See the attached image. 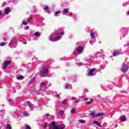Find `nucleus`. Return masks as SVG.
<instances>
[{
  "label": "nucleus",
  "mask_w": 129,
  "mask_h": 129,
  "mask_svg": "<svg viewBox=\"0 0 129 129\" xmlns=\"http://www.w3.org/2000/svg\"><path fill=\"white\" fill-rule=\"evenodd\" d=\"M63 35H64V29L59 28L55 30V33L49 36L48 39L51 42H56L60 40Z\"/></svg>",
  "instance_id": "nucleus-1"
},
{
  "label": "nucleus",
  "mask_w": 129,
  "mask_h": 129,
  "mask_svg": "<svg viewBox=\"0 0 129 129\" xmlns=\"http://www.w3.org/2000/svg\"><path fill=\"white\" fill-rule=\"evenodd\" d=\"M56 125V122L53 121L51 122V125L50 126V129H63L65 127V125L64 124H58Z\"/></svg>",
  "instance_id": "nucleus-2"
},
{
  "label": "nucleus",
  "mask_w": 129,
  "mask_h": 129,
  "mask_svg": "<svg viewBox=\"0 0 129 129\" xmlns=\"http://www.w3.org/2000/svg\"><path fill=\"white\" fill-rule=\"evenodd\" d=\"M18 46V39L16 37H13L9 44L10 48H16Z\"/></svg>",
  "instance_id": "nucleus-3"
},
{
  "label": "nucleus",
  "mask_w": 129,
  "mask_h": 129,
  "mask_svg": "<svg viewBox=\"0 0 129 129\" xmlns=\"http://www.w3.org/2000/svg\"><path fill=\"white\" fill-rule=\"evenodd\" d=\"M69 9L66 8L64 9L62 11V15H64V16H68L69 17H72L73 16V19H75V18L76 17V14H73L72 12H69Z\"/></svg>",
  "instance_id": "nucleus-4"
},
{
  "label": "nucleus",
  "mask_w": 129,
  "mask_h": 129,
  "mask_svg": "<svg viewBox=\"0 0 129 129\" xmlns=\"http://www.w3.org/2000/svg\"><path fill=\"white\" fill-rule=\"evenodd\" d=\"M48 69H49V66H45L43 67L40 73L41 76L46 77L48 76Z\"/></svg>",
  "instance_id": "nucleus-5"
},
{
  "label": "nucleus",
  "mask_w": 129,
  "mask_h": 129,
  "mask_svg": "<svg viewBox=\"0 0 129 129\" xmlns=\"http://www.w3.org/2000/svg\"><path fill=\"white\" fill-rule=\"evenodd\" d=\"M98 72V70H96V68L91 69L88 70L87 76H94L96 75V73Z\"/></svg>",
  "instance_id": "nucleus-6"
},
{
  "label": "nucleus",
  "mask_w": 129,
  "mask_h": 129,
  "mask_svg": "<svg viewBox=\"0 0 129 129\" xmlns=\"http://www.w3.org/2000/svg\"><path fill=\"white\" fill-rule=\"evenodd\" d=\"M47 85H48V81L42 82L40 86V90L41 91H45V89L47 88Z\"/></svg>",
  "instance_id": "nucleus-7"
},
{
  "label": "nucleus",
  "mask_w": 129,
  "mask_h": 129,
  "mask_svg": "<svg viewBox=\"0 0 129 129\" xmlns=\"http://www.w3.org/2000/svg\"><path fill=\"white\" fill-rule=\"evenodd\" d=\"M11 64L12 61H11V60H6L3 64L2 69H3V70H5V69H7V68H8V66L11 65Z\"/></svg>",
  "instance_id": "nucleus-8"
},
{
  "label": "nucleus",
  "mask_w": 129,
  "mask_h": 129,
  "mask_svg": "<svg viewBox=\"0 0 129 129\" xmlns=\"http://www.w3.org/2000/svg\"><path fill=\"white\" fill-rule=\"evenodd\" d=\"M129 67L127 66L126 64H124V63H123L120 70L123 73H125V72H127L128 71Z\"/></svg>",
  "instance_id": "nucleus-9"
},
{
  "label": "nucleus",
  "mask_w": 129,
  "mask_h": 129,
  "mask_svg": "<svg viewBox=\"0 0 129 129\" xmlns=\"http://www.w3.org/2000/svg\"><path fill=\"white\" fill-rule=\"evenodd\" d=\"M104 113H99L97 114H95V112H91L89 115H91V116H93V117H99L100 116H102V115H104Z\"/></svg>",
  "instance_id": "nucleus-10"
},
{
  "label": "nucleus",
  "mask_w": 129,
  "mask_h": 129,
  "mask_svg": "<svg viewBox=\"0 0 129 129\" xmlns=\"http://www.w3.org/2000/svg\"><path fill=\"white\" fill-rule=\"evenodd\" d=\"M26 103L27 104L28 106L29 107V109L31 110V111H33L34 110V108H35V105L32 104L30 101H27Z\"/></svg>",
  "instance_id": "nucleus-11"
},
{
  "label": "nucleus",
  "mask_w": 129,
  "mask_h": 129,
  "mask_svg": "<svg viewBox=\"0 0 129 129\" xmlns=\"http://www.w3.org/2000/svg\"><path fill=\"white\" fill-rule=\"evenodd\" d=\"M83 50V47L81 46H79L77 48V51L78 52V54H82Z\"/></svg>",
  "instance_id": "nucleus-12"
},
{
  "label": "nucleus",
  "mask_w": 129,
  "mask_h": 129,
  "mask_svg": "<svg viewBox=\"0 0 129 129\" xmlns=\"http://www.w3.org/2000/svg\"><path fill=\"white\" fill-rule=\"evenodd\" d=\"M71 100H73V102L75 103H79V100L75 97H72Z\"/></svg>",
  "instance_id": "nucleus-13"
},
{
  "label": "nucleus",
  "mask_w": 129,
  "mask_h": 129,
  "mask_svg": "<svg viewBox=\"0 0 129 129\" xmlns=\"http://www.w3.org/2000/svg\"><path fill=\"white\" fill-rule=\"evenodd\" d=\"M3 41H5L6 42V43H8V41L9 40V37L7 35H4L3 37Z\"/></svg>",
  "instance_id": "nucleus-14"
},
{
  "label": "nucleus",
  "mask_w": 129,
  "mask_h": 129,
  "mask_svg": "<svg viewBox=\"0 0 129 129\" xmlns=\"http://www.w3.org/2000/svg\"><path fill=\"white\" fill-rule=\"evenodd\" d=\"M120 119H121V121H125L126 120V117L125 115H122L120 117Z\"/></svg>",
  "instance_id": "nucleus-15"
},
{
  "label": "nucleus",
  "mask_w": 129,
  "mask_h": 129,
  "mask_svg": "<svg viewBox=\"0 0 129 129\" xmlns=\"http://www.w3.org/2000/svg\"><path fill=\"white\" fill-rule=\"evenodd\" d=\"M103 53V50H101L100 51L97 52V53H96L97 57H100V56H101V55H102Z\"/></svg>",
  "instance_id": "nucleus-16"
},
{
  "label": "nucleus",
  "mask_w": 129,
  "mask_h": 129,
  "mask_svg": "<svg viewBox=\"0 0 129 129\" xmlns=\"http://www.w3.org/2000/svg\"><path fill=\"white\" fill-rule=\"evenodd\" d=\"M92 123L94 124H96V125L100 126V127H102V126H101V125H100V124L99 123H98V121H93Z\"/></svg>",
  "instance_id": "nucleus-17"
},
{
  "label": "nucleus",
  "mask_w": 129,
  "mask_h": 129,
  "mask_svg": "<svg viewBox=\"0 0 129 129\" xmlns=\"http://www.w3.org/2000/svg\"><path fill=\"white\" fill-rule=\"evenodd\" d=\"M10 8L8 7L7 9H5V15H9V13H10Z\"/></svg>",
  "instance_id": "nucleus-18"
},
{
  "label": "nucleus",
  "mask_w": 129,
  "mask_h": 129,
  "mask_svg": "<svg viewBox=\"0 0 129 129\" xmlns=\"http://www.w3.org/2000/svg\"><path fill=\"white\" fill-rule=\"evenodd\" d=\"M94 35H95V33L93 32V31L91 30L90 36L92 38V39H94V38H95Z\"/></svg>",
  "instance_id": "nucleus-19"
},
{
  "label": "nucleus",
  "mask_w": 129,
  "mask_h": 129,
  "mask_svg": "<svg viewBox=\"0 0 129 129\" xmlns=\"http://www.w3.org/2000/svg\"><path fill=\"white\" fill-rule=\"evenodd\" d=\"M119 54H120V52L118 50H117L113 52V56H118Z\"/></svg>",
  "instance_id": "nucleus-20"
},
{
  "label": "nucleus",
  "mask_w": 129,
  "mask_h": 129,
  "mask_svg": "<svg viewBox=\"0 0 129 129\" xmlns=\"http://www.w3.org/2000/svg\"><path fill=\"white\" fill-rule=\"evenodd\" d=\"M6 129H12V125H11V124H7L6 126Z\"/></svg>",
  "instance_id": "nucleus-21"
},
{
  "label": "nucleus",
  "mask_w": 129,
  "mask_h": 129,
  "mask_svg": "<svg viewBox=\"0 0 129 129\" xmlns=\"http://www.w3.org/2000/svg\"><path fill=\"white\" fill-rule=\"evenodd\" d=\"M69 87H71V85H70L69 84H67L64 86L65 89H68V88H69Z\"/></svg>",
  "instance_id": "nucleus-22"
},
{
  "label": "nucleus",
  "mask_w": 129,
  "mask_h": 129,
  "mask_svg": "<svg viewBox=\"0 0 129 129\" xmlns=\"http://www.w3.org/2000/svg\"><path fill=\"white\" fill-rule=\"evenodd\" d=\"M33 35L35 36V37H40V33H39L38 32H35Z\"/></svg>",
  "instance_id": "nucleus-23"
},
{
  "label": "nucleus",
  "mask_w": 129,
  "mask_h": 129,
  "mask_svg": "<svg viewBox=\"0 0 129 129\" xmlns=\"http://www.w3.org/2000/svg\"><path fill=\"white\" fill-rule=\"evenodd\" d=\"M60 14H61V11H58L55 13L54 16H55V17H58V15H60Z\"/></svg>",
  "instance_id": "nucleus-24"
},
{
  "label": "nucleus",
  "mask_w": 129,
  "mask_h": 129,
  "mask_svg": "<svg viewBox=\"0 0 129 129\" xmlns=\"http://www.w3.org/2000/svg\"><path fill=\"white\" fill-rule=\"evenodd\" d=\"M22 25H24V26H27L28 25V22L26 20L22 21Z\"/></svg>",
  "instance_id": "nucleus-25"
},
{
  "label": "nucleus",
  "mask_w": 129,
  "mask_h": 129,
  "mask_svg": "<svg viewBox=\"0 0 129 129\" xmlns=\"http://www.w3.org/2000/svg\"><path fill=\"white\" fill-rule=\"evenodd\" d=\"M76 111V109L73 108L71 110V113L74 114L75 113Z\"/></svg>",
  "instance_id": "nucleus-26"
},
{
  "label": "nucleus",
  "mask_w": 129,
  "mask_h": 129,
  "mask_svg": "<svg viewBox=\"0 0 129 129\" xmlns=\"http://www.w3.org/2000/svg\"><path fill=\"white\" fill-rule=\"evenodd\" d=\"M29 114L28 112H25L23 113V116H29Z\"/></svg>",
  "instance_id": "nucleus-27"
},
{
  "label": "nucleus",
  "mask_w": 129,
  "mask_h": 129,
  "mask_svg": "<svg viewBox=\"0 0 129 129\" xmlns=\"http://www.w3.org/2000/svg\"><path fill=\"white\" fill-rule=\"evenodd\" d=\"M17 79H18V80H23V79H24V78H23V76H20L19 77H17Z\"/></svg>",
  "instance_id": "nucleus-28"
},
{
  "label": "nucleus",
  "mask_w": 129,
  "mask_h": 129,
  "mask_svg": "<svg viewBox=\"0 0 129 129\" xmlns=\"http://www.w3.org/2000/svg\"><path fill=\"white\" fill-rule=\"evenodd\" d=\"M43 10L44 11H47V10H49V7L48 6H45L43 7Z\"/></svg>",
  "instance_id": "nucleus-29"
},
{
  "label": "nucleus",
  "mask_w": 129,
  "mask_h": 129,
  "mask_svg": "<svg viewBox=\"0 0 129 129\" xmlns=\"http://www.w3.org/2000/svg\"><path fill=\"white\" fill-rule=\"evenodd\" d=\"M25 129H31V126H30L29 125L26 124L25 125Z\"/></svg>",
  "instance_id": "nucleus-30"
},
{
  "label": "nucleus",
  "mask_w": 129,
  "mask_h": 129,
  "mask_svg": "<svg viewBox=\"0 0 129 129\" xmlns=\"http://www.w3.org/2000/svg\"><path fill=\"white\" fill-rule=\"evenodd\" d=\"M7 44V42H2L0 43V46L1 47H3V46H5V45H6Z\"/></svg>",
  "instance_id": "nucleus-31"
},
{
  "label": "nucleus",
  "mask_w": 129,
  "mask_h": 129,
  "mask_svg": "<svg viewBox=\"0 0 129 129\" xmlns=\"http://www.w3.org/2000/svg\"><path fill=\"white\" fill-rule=\"evenodd\" d=\"M79 122H80L81 123H85V120L83 119H80L79 120Z\"/></svg>",
  "instance_id": "nucleus-32"
},
{
  "label": "nucleus",
  "mask_w": 129,
  "mask_h": 129,
  "mask_svg": "<svg viewBox=\"0 0 129 129\" xmlns=\"http://www.w3.org/2000/svg\"><path fill=\"white\" fill-rule=\"evenodd\" d=\"M34 81H35V79H32L29 82V84H32Z\"/></svg>",
  "instance_id": "nucleus-33"
},
{
  "label": "nucleus",
  "mask_w": 129,
  "mask_h": 129,
  "mask_svg": "<svg viewBox=\"0 0 129 129\" xmlns=\"http://www.w3.org/2000/svg\"><path fill=\"white\" fill-rule=\"evenodd\" d=\"M59 114H61V115L63 114L64 111L62 110H61L59 111Z\"/></svg>",
  "instance_id": "nucleus-34"
},
{
  "label": "nucleus",
  "mask_w": 129,
  "mask_h": 129,
  "mask_svg": "<svg viewBox=\"0 0 129 129\" xmlns=\"http://www.w3.org/2000/svg\"><path fill=\"white\" fill-rule=\"evenodd\" d=\"M77 65H78V66H82V65H83V63L82 62H79L77 63Z\"/></svg>",
  "instance_id": "nucleus-35"
},
{
  "label": "nucleus",
  "mask_w": 129,
  "mask_h": 129,
  "mask_svg": "<svg viewBox=\"0 0 129 129\" xmlns=\"http://www.w3.org/2000/svg\"><path fill=\"white\" fill-rule=\"evenodd\" d=\"M62 104H66V103H67V101L66 100H64L63 101H62Z\"/></svg>",
  "instance_id": "nucleus-36"
},
{
  "label": "nucleus",
  "mask_w": 129,
  "mask_h": 129,
  "mask_svg": "<svg viewBox=\"0 0 129 129\" xmlns=\"http://www.w3.org/2000/svg\"><path fill=\"white\" fill-rule=\"evenodd\" d=\"M2 6H3V7H6V6H7L6 2L3 3V4H2Z\"/></svg>",
  "instance_id": "nucleus-37"
},
{
  "label": "nucleus",
  "mask_w": 129,
  "mask_h": 129,
  "mask_svg": "<svg viewBox=\"0 0 129 129\" xmlns=\"http://www.w3.org/2000/svg\"><path fill=\"white\" fill-rule=\"evenodd\" d=\"M92 102V99H91L90 101L87 102V104H90Z\"/></svg>",
  "instance_id": "nucleus-38"
},
{
  "label": "nucleus",
  "mask_w": 129,
  "mask_h": 129,
  "mask_svg": "<svg viewBox=\"0 0 129 129\" xmlns=\"http://www.w3.org/2000/svg\"><path fill=\"white\" fill-rule=\"evenodd\" d=\"M31 21H32V18H29L26 21H27V22H31Z\"/></svg>",
  "instance_id": "nucleus-39"
},
{
  "label": "nucleus",
  "mask_w": 129,
  "mask_h": 129,
  "mask_svg": "<svg viewBox=\"0 0 129 129\" xmlns=\"http://www.w3.org/2000/svg\"><path fill=\"white\" fill-rule=\"evenodd\" d=\"M127 5V4L126 3H124L123 4V7H125V6H126Z\"/></svg>",
  "instance_id": "nucleus-40"
},
{
  "label": "nucleus",
  "mask_w": 129,
  "mask_h": 129,
  "mask_svg": "<svg viewBox=\"0 0 129 129\" xmlns=\"http://www.w3.org/2000/svg\"><path fill=\"white\" fill-rule=\"evenodd\" d=\"M25 30H29V27L27 26L24 28Z\"/></svg>",
  "instance_id": "nucleus-41"
},
{
  "label": "nucleus",
  "mask_w": 129,
  "mask_h": 129,
  "mask_svg": "<svg viewBox=\"0 0 129 129\" xmlns=\"http://www.w3.org/2000/svg\"><path fill=\"white\" fill-rule=\"evenodd\" d=\"M16 115H17V113H14V114H13V116L14 117H16Z\"/></svg>",
  "instance_id": "nucleus-42"
},
{
  "label": "nucleus",
  "mask_w": 129,
  "mask_h": 129,
  "mask_svg": "<svg viewBox=\"0 0 129 129\" xmlns=\"http://www.w3.org/2000/svg\"><path fill=\"white\" fill-rule=\"evenodd\" d=\"M47 127V124H45L43 126V128H46Z\"/></svg>",
  "instance_id": "nucleus-43"
},
{
  "label": "nucleus",
  "mask_w": 129,
  "mask_h": 129,
  "mask_svg": "<svg viewBox=\"0 0 129 129\" xmlns=\"http://www.w3.org/2000/svg\"><path fill=\"white\" fill-rule=\"evenodd\" d=\"M93 42L92 40H90V43L91 44V45L92 44Z\"/></svg>",
  "instance_id": "nucleus-44"
},
{
  "label": "nucleus",
  "mask_w": 129,
  "mask_h": 129,
  "mask_svg": "<svg viewBox=\"0 0 129 129\" xmlns=\"http://www.w3.org/2000/svg\"><path fill=\"white\" fill-rule=\"evenodd\" d=\"M49 114H46V115H45V116H49Z\"/></svg>",
  "instance_id": "nucleus-45"
},
{
  "label": "nucleus",
  "mask_w": 129,
  "mask_h": 129,
  "mask_svg": "<svg viewBox=\"0 0 129 129\" xmlns=\"http://www.w3.org/2000/svg\"><path fill=\"white\" fill-rule=\"evenodd\" d=\"M23 44H24L25 45L27 44V42H23Z\"/></svg>",
  "instance_id": "nucleus-46"
},
{
  "label": "nucleus",
  "mask_w": 129,
  "mask_h": 129,
  "mask_svg": "<svg viewBox=\"0 0 129 129\" xmlns=\"http://www.w3.org/2000/svg\"><path fill=\"white\" fill-rule=\"evenodd\" d=\"M2 16V12L0 11V16Z\"/></svg>",
  "instance_id": "nucleus-47"
},
{
  "label": "nucleus",
  "mask_w": 129,
  "mask_h": 129,
  "mask_svg": "<svg viewBox=\"0 0 129 129\" xmlns=\"http://www.w3.org/2000/svg\"><path fill=\"white\" fill-rule=\"evenodd\" d=\"M60 96L59 95H56V97H59Z\"/></svg>",
  "instance_id": "nucleus-48"
},
{
  "label": "nucleus",
  "mask_w": 129,
  "mask_h": 129,
  "mask_svg": "<svg viewBox=\"0 0 129 129\" xmlns=\"http://www.w3.org/2000/svg\"><path fill=\"white\" fill-rule=\"evenodd\" d=\"M85 100L86 101H87V98H85Z\"/></svg>",
  "instance_id": "nucleus-49"
},
{
  "label": "nucleus",
  "mask_w": 129,
  "mask_h": 129,
  "mask_svg": "<svg viewBox=\"0 0 129 129\" xmlns=\"http://www.w3.org/2000/svg\"><path fill=\"white\" fill-rule=\"evenodd\" d=\"M88 59H89V60H92V59H91V58H88Z\"/></svg>",
  "instance_id": "nucleus-50"
},
{
  "label": "nucleus",
  "mask_w": 129,
  "mask_h": 129,
  "mask_svg": "<svg viewBox=\"0 0 129 129\" xmlns=\"http://www.w3.org/2000/svg\"><path fill=\"white\" fill-rule=\"evenodd\" d=\"M127 46H129V42L127 43Z\"/></svg>",
  "instance_id": "nucleus-51"
},
{
  "label": "nucleus",
  "mask_w": 129,
  "mask_h": 129,
  "mask_svg": "<svg viewBox=\"0 0 129 129\" xmlns=\"http://www.w3.org/2000/svg\"><path fill=\"white\" fill-rule=\"evenodd\" d=\"M124 47H126V45L124 44Z\"/></svg>",
  "instance_id": "nucleus-52"
},
{
  "label": "nucleus",
  "mask_w": 129,
  "mask_h": 129,
  "mask_svg": "<svg viewBox=\"0 0 129 129\" xmlns=\"http://www.w3.org/2000/svg\"><path fill=\"white\" fill-rule=\"evenodd\" d=\"M38 94H41V92L38 93Z\"/></svg>",
  "instance_id": "nucleus-53"
},
{
  "label": "nucleus",
  "mask_w": 129,
  "mask_h": 129,
  "mask_svg": "<svg viewBox=\"0 0 129 129\" xmlns=\"http://www.w3.org/2000/svg\"><path fill=\"white\" fill-rule=\"evenodd\" d=\"M127 14L129 15V11L128 12Z\"/></svg>",
  "instance_id": "nucleus-54"
},
{
  "label": "nucleus",
  "mask_w": 129,
  "mask_h": 129,
  "mask_svg": "<svg viewBox=\"0 0 129 129\" xmlns=\"http://www.w3.org/2000/svg\"><path fill=\"white\" fill-rule=\"evenodd\" d=\"M10 101H12V100L10 99Z\"/></svg>",
  "instance_id": "nucleus-55"
},
{
  "label": "nucleus",
  "mask_w": 129,
  "mask_h": 129,
  "mask_svg": "<svg viewBox=\"0 0 129 129\" xmlns=\"http://www.w3.org/2000/svg\"><path fill=\"white\" fill-rule=\"evenodd\" d=\"M12 103H14V102H12Z\"/></svg>",
  "instance_id": "nucleus-56"
}]
</instances>
